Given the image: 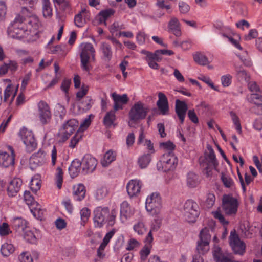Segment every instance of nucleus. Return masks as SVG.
Here are the masks:
<instances>
[{
  "label": "nucleus",
  "mask_w": 262,
  "mask_h": 262,
  "mask_svg": "<svg viewBox=\"0 0 262 262\" xmlns=\"http://www.w3.org/2000/svg\"><path fill=\"white\" fill-rule=\"evenodd\" d=\"M39 21L36 17L24 18L17 15L8 27L7 32L10 37L20 39L38 29Z\"/></svg>",
  "instance_id": "obj_1"
},
{
  "label": "nucleus",
  "mask_w": 262,
  "mask_h": 262,
  "mask_svg": "<svg viewBox=\"0 0 262 262\" xmlns=\"http://www.w3.org/2000/svg\"><path fill=\"white\" fill-rule=\"evenodd\" d=\"M81 68L89 72L93 68L91 63L96 61V51L90 42H82L79 46Z\"/></svg>",
  "instance_id": "obj_2"
},
{
  "label": "nucleus",
  "mask_w": 262,
  "mask_h": 262,
  "mask_svg": "<svg viewBox=\"0 0 262 262\" xmlns=\"http://www.w3.org/2000/svg\"><path fill=\"white\" fill-rule=\"evenodd\" d=\"M239 203L237 199L230 194H225L222 198V208L224 213L229 216H235Z\"/></svg>",
  "instance_id": "obj_3"
},
{
  "label": "nucleus",
  "mask_w": 262,
  "mask_h": 262,
  "mask_svg": "<svg viewBox=\"0 0 262 262\" xmlns=\"http://www.w3.org/2000/svg\"><path fill=\"white\" fill-rule=\"evenodd\" d=\"M211 237L209 228L205 227L201 230L196 245V250L199 254H204L209 251Z\"/></svg>",
  "instance_id": "obj_4"
},
{
  "label": "nucleus",
  "mask_w": 262,
  "mask_h": 262,
  "mask_svg": "<svg viewBox=\"0 0 262 262\" xmlns=\"http://www.w3.org/2000/svg\"><path fill=\"white\" fill-rule=\"evenodd\" d=\"M145 207L151 215L158 214L161 207V199L159 193L154 192L148 196Z\"/></svg>",
  "instance_id": "obj_5"
},
{
  "label": "nucleus",
  "mask_w": 262,
  "mask_h": 262,
  "mask_svg": "<svg viewBox=\"0 0 262 262\" xmlns=\"http://www.w3.org/2000/svg\"><path fill=\"white\" fill-rule=\"evenodd\" d=\"M198 204L192 200H188L184 205V215L188 222H194L199 212Z\"/></svg>",
  "instance_id": "obj_6"
},
{
  "label": "nucleus",
  "mask_w": 262,
  "mask_h": 262,
  "mask_svg": "<svg viewBox=\"0 0 262 262\" xmlns=\"http://www.w3.org/2000/svg\"><path fill=\"white\" fill-rule=\"evenodd\" d=\"M148 112V109L140 101L137 102L132 106L129 113V117L130 120L135 122L139 120L144 119Z\"/></svg>",
  "instance_id": "obj_7"
},
{
  "label": "nucleus",
  "mask_w": 262,
  "mask_h": 262,
  "mask_svg": "<svg viewBox=\"0 0 262 262\" xmlns=\"http://www.w3.org/2000/svg\"><path fill=\"white\" fill-rule=\"evenodd\" d=\"M178 160L172 151H167L163 154L160 160L164 171H168L175 168Z\"/></svg>",
  "instance_id": "obj_8"
},
{
  "label": "nucleus",
  "mask_w": 262,
  "mask_h": 262,
  "mask_svg": "<svg viewBox=\"0 0 262 262\" xmlns=\"http://www.w3.org/2000/svg\"><path fill=\"white\" fill-rule=\"evenodd\" d=\"M38 117L42 125L49 124L52 119V113L48 104L43 100L37 104Z\"/></svg>",
  "instance_id": "obj_9"
},
{
  "label": "nucleus",
  "mask_w": 262,
  "mask_h": 262,
  "mask_svg": "<svg viewBox=\"0 0 262 262\" xmlns=\"http://www.w3.org/2000/svg\"><path fill=\"white\" fill-rule=\"evenodd\" d=\"M95 227H102L106 223V218L109 215V209L107 207H97L94 211Z\"/></svg>",
  "instance_id": "obj_10"
},
{
  "label": "nucleus",
  "mask_w": 262,
  "mask_h": 262,
  "mask_svg": "<svg viewBox=\"0 0 262 262\" xmlns=\"http://www.w3.org/2000/svg\"><path fill=\"white\" fill-rule=\"evenodd\" d=\"M229 242L232 249L235 254L243 255L245 253V244L239 239L238 235L236 233L231 232Z\"/></svg>",
  "instance_id": "obj_11"
},
{
  "label": "nucleus",
  "mask_w": 262,
  "mask_h": 262,
  "mask_svg": "<svg viewBox=\"0 0 262 262\" xmlns=\"http://www.w3.org/2000/svg\"><path fill=\"white\" fill-rule=\"evenodd\" d=\"M20 135L27 150L29 152L32 151L37 146V143L33 133L27 129H23L20 130Z\"/></svg>",
  "instance_id": "obj_12"
},
{
  "label": "nucleus",
  "mask_w": 262,
  "mask_h": 262,
  "mask_svg": "<svg viewBox=\"0 0 262 262\" xmlns=\"http://www.w3.org/2000/svg\"><path fill=\"white\" fill-rule=\"evenodd\" d=\"M81 162L82 171L84 174L93 172L97 165V160L89 154L85 155Z\"/></svg>",
  "instance_id": "obj_13"
},
{
  "label": "nucleus",
  "mask_w": 262,
  "mask_h": 262,
  "mask_svg": "<svg viewBox=\"0 0 262 262\" xmlns=\"http://www.w3.org/2000/svg\"><path fill=\"white\" fill-rule=\"evenodd\" d=\"M47 161V155L44 150L39 149L32 155L29 159V164L32 168L42 165Z\"/></svg>",
  "instance_id": "obj_14"
},
{
  "label": "nucleus",
  "mask_w": 262,
  "mask_h": 262,
  "mask_svg": "<svg viewBox=\"0 0 262 262\" xmlns=\"http://www.w3.org/2000/svg\"><path fill=\"white\" fill-rule=\"evenodd\" d=\"M78 125V121L75 119H70L63 124L61 131L62 133V139L66 141L73 133Z\"/></svg>",
  "instance_id": "obj_15"
},
{
  "label": "nucleus",
  "mask_w": 262,
  "mask_h": 262,
  "mask_svg": "<svg viewBox=\"0 0 262 262\" xmlns=\"http://www.w3.org/2000/svg\"><path fill=\"white\" fill-rule=\"evenodd\" d=\"M8 149L11 152V155L7 152L0 150V165L4 167H8L14 164V150L12 147L9 146Z\"/></svg>",
  "instance_id": "obj_16"
},
{
  "label": "nucleus",
  "mask_w": 262,
  "mask_h": 262,
  "mask_svg": "<svg viewBox=\"0 0 262 262\" xmlns=\"http://www.w3.org/2000/svg\"><path fill=\"white\" fill-rule=\"evenodd\" d=\"M208 149V152H205L204 158L200 161L201 166H210L217 167L218 162L216 159L213 149L211 146H209Z\"/></svg>",
  "instance_id": "obj_17"
},
{
  "label": "nucleus",
  "mask_w": 262,
  "mask_h": 262,
  "mask_svg": "<svg viewBox=\"0 0 262 262\" xmlns=\"http://www.w3.org/2000/svg\"><path fill=\"white\" fill-rule=\"evenodd\" d=\"M111 96L114 101L113 108L115 111L122 110L123 105L127 104L129 101V98L127 94H125L120 95L114 92L112 94Z\"/></svg>",
  "instance_id": "obj_18"
},
{
  "label": "nucleus",
  "mask_w": 262,
  "mask_h": 262,
  "mask_svg": "<svg viewBox=\"0 0 262 262\" xmlns=\"http://www.w3.org/2000/svg\"><path fill=\"white\" fill-rule=\"evenodd\" d=\"M142 186L141 181L134 179L130 180L127 184L126 189L128 195L133 197L138 195Z\"/></svg>",
  "instance_id": "obj_19"
},
{
  "label": "nucleus",
  "mask_w": 262,
  "mask_h": 262,
  "mask_svg": "<svg viewBox=\"0 0 262 262\" xmlns=\"http://www.w3.org/2000/svg\"><path fill=\"white\" fill-rule=\"evenodd\" d=\"M187 110L188 106L185 102L179 99L176 100L175 111L182 124L184 123Z\"/></svg>",
  "instance_id": "obj_20"
},
{
  "label": "nucleus",
  "mask_w": 262,
  "mask_h": 262,
  "mask_svg": "<svg viewBox=\"0 0 262 262\" xmlns=\"http://www.w3.org/2000/svg\"><path fill=\"white\" fill-rule=\"evenodd\" d=\"M158 100L157 102V105L162 115L168 114L169 111V105L167 98L165 95L162 93H158Z\"/></svg>",
  "instance_id": "obj_21"
},
{
  "label": "nucleus",
  "mask_w": 262,
  "mask_h": 262,
  "mask_svg": "<svg viewBox=\"0 0 262 262\" xmlns=\"http://www.w3.org/2000/svg\"><path fill=\"white\" fill-rule=\"evenodd\" d=\"M201 179L198 174L189 171L186 175V183L189 188L197 187L201 183Z\"/></svg>",
  "instance_id": "obj_22"
},
{
  "label": "nucleus",
  "mask_w": 262,
  "mask_h": 262,
  "mask_svg": "<svg viewBox=\"0 0 262 262\" xmlns=\"http://www.w3.org/2000/svg\"><path fill=\"white\" fill-rule=\"evenodd\" d=\"M23 182L19 178L13 179L9 184L7 187L8 194L10 196H14L19 192Z\"/></svg>",
  "instance_id": "obj_23"
},
{
  "label": "nucleus",
  "mask_w": 262,
  "mask_h": 262,
  "mask_svg": "<svg viewBox=\"0 0 262 262\" xmlns=\"http://www.w3.org/2000/svg\"><path fill=\"white\" fill-rule=\"evenodd\" d=\"M134 214V210L130 207L128 203L124 201L120 206V217L121 220L124 222L128 218H130Z\"/></svg>",
  "instance_id": "obj_24"
},
{
  "label": "nucleus",
  "mask_w": 262,
  "mask_h": 262,
  "mask_svg": "<svg viewBox=\"0 0 262 262\" xmlns=\"http://www.w3.org/2000/svg\"><path fill=\"white\" fill-rule=\"evenodd\" d=\"M89 12L85 9H83L75 16L74 23L77 27H82L86 23V20L89 19Z\"/></svg>",
  "instance_id": "obj_25"
},
{
  "label": "nucleus",
  "mask_w": 262,
  "mask_h": 262,
  "mask_svg": "<svg viewBox=\"0 0 262 262\" xmlns=\"http://www.w3.org/2000/svg\"><path fill=\"white\" fill-rule=\"evenodd\" d=\"M168 31L173 33L177 37L181 35V31L180 29V24L178 19L173 17L171 18L168 24Z\"/></svg>",
  "instance_id": "obj_26"
},
{
  "label": "nucleus",
  "mask_w": 262,
  "mask_h": 262,
  "mask_svg": "<svg viewBox=\"0 0 262 262\" xmlns=\"http://www.w3.org/2000/svg\"><path fill=\"white\" fill-rule=\"evenodd\" d=\"M16 93V90H15L11 85H8L4 92V102L8 103L9 105L11 104L14 99Z\"/></svg>",
  "instance_id": "obj_27"
},
{
  "label": "nucleus",
  "mask_w": 262,
  "mask_h": 262,
  "mask_svg": "<svg viewBox=\"0 0 262 262\" xmlns=\"http://www.w3.org/2000/svg\"><path fill=\"white\" fill-rule=\"evenodd\" d=\"M81 169H82L81 162L78 159L74 160L69 167V171L70 176L72 178L76 177L78 176Z\"/></svg>",
  "instance_id": "obj_28"
},
{
  "label": "nucleus",
  "mask_w": 262,
  "mask_h": 262,
  "mask_svg": "<svg viewBox=\"0 0 262 262\" xmlns=\"http://www.w3.org/2000/svg\"><path fill=\"white\" fill-rule=\"evenodd\" d=\"M133 229L138 235H143L147 232V228L145 225L143 216L140 215L133 226Z\"/></svg>",
  "instance_id": "obj_29"
},
{
  "label": "nucleus",
  "mask_w": 262,
  "mask_h": 262,
  "mask_svg": "<svg viewBox=\"0 0 262 262\" xmlns=\"http://www.w3.org/2000/svg\"><path fill=\"white\" fill-rule=\"evenodd\" d=\"M100 50L102 53L104 60L110 61L113 56V51L110 45L106 42H101L100 46Z\"/></svg>",
  "instance_id": "obj_30"
},
{
  "label": "nucleus",
  "mask_w": 262,
  "mask_h": 262,
  "mask_svg": "<svg viewBox=\"0 0 262 262\" xmlns=\"http://www.w3.org/2000/svg\"><path fill=\"white\" fill-rule=\"evenodd\" d=\"M115 13V10L113 9H107L101 11L98 15V18L100 24L107 25L106 20Z\"/></svg>",
  "instance_id": "obj_31"
},
{
  "label": "nucleus",
  "mask_w": 262,
  "mask_h": 262,
  "mask_svg": "<svg viewBox=\"0 0 262 262\" xmlns=\"http://www.w3.org/2000/svg\"><path fill=\"white\" fill-rule=\"evenodd\" d=\"M85 186L82 184L74 186L73 192L74 199L79 201L83 199L85 197Z\"/></svg>",
  "instance_id": "obj_32"
},
{
  "label": "nucleus",
  "mask_w": 262,
  "mask_h": 262,
  "mask_svg": "<svg viewBox=\"0 0 262 262\" xmlns=\"http://www.w3.org/2000/svg\"><path fill=\"white\" fill-rule=\"evenodd\" d=\"M213 258L216 262H228L229 259L222 252L221 248L219 247H215L213 252Z\"/></svg>",
  "instance_id": "obj_33"
},
{
  "label": "nucleus",
  "mask_w": 262,
  "mask_h": 262,
  "mask_svg": "<svg viewBox=\"0 0 262 262\" xmlns=\"http://www.w3.org/2000/svg\"><path fill=\"white\" fill-rule=\"evenodd\" d=\"M27 221L21 217H15L12 221V226L16 231H24L27 227Z\"/></svg>",
  "instance_id": "obj_34"
},
{
  "label": "nucleus",
  "mask_w": 262,
  "mask_h": 262,
  "mask_svg": "<svg viewBox=\"0 0 262 262\" xmlns=\"http://www.w3.org/2000/svg\"><path fill=\"white\" fill-rule=\"evenodd\" d=\"M115 110L110 111L106 113L103 119V123L107 127H111L116 120Z\"/></svg>",
  "instance_id": "obj_35"
},
{
  "label": "nucleus",
  "mask_w": 262,
  "mask_h": 262,
  "mask_svg": "<svg viewBox=\"0 0 262 262\" xmlns=\"http://www.w3.org/2000/svg\"><path fill=\"white\" fill-rule=\"evenodd\" d=\"M115 159V153L113 151L110 150L105 154L103 159L101 160V164L103 167H107Z\"/></svg>",
  "instance_id": "obj_36"
},
{
  "label": "nucleus",
  "mask_w": 262,
  "mask_h": 262,
  "mask_svg": "<svg viewBox=\"0 0 262 262\" xmlns=\"http://www.w3.org/2000/svg\"><path fill=\"white\" fill-rule=\"evenodd\" d=\"M250 226L249 223L247 221H245L242 223L239 226V229L241 231V235L244 237L251 238L252 237V233L250 231Z\"/></svg>",
  "instance_id": "obj_37"
},
{
  "label": "nucleus",
  "mask_w": 262,
  "mask_h": 262,
  "mask_svg": "<svg viewBox=\"0 0 262 262\" xmlns=\"http://www.w3.org/2000/svg\"><path fill=\"white\" fill-rule=\"evenodd\" d=\"M194 61L200 66H206L209 63L208 58L200 52H196L193 54Z\"/></svg>",
  "instance_id": "obj_38"
},
{
  "label": "nucleus",
  "mask_w": 262,
  "mask_h": 262,
  "mask_svg": "<svg viewBox=\"0 0 262 262\" xmlns=\"http://www.w3.org/2000/svg\"><path fill=\"white\" fill-rule=\"evenodd\" d=\"M14 251V247L11 244L5 243L1 246V252L4 257H8Z\"/></svg>",
  "instance_id": "obj_39"
},
{
  "label": "nucleus",
  "mask_w": 262,
  "mask_h": 262,
  "mask_svg": "<svg viewBox=\"0 0 262 262\" xmlns=\"http://www.w3.org/2000/svg\"><path fill=\"white\" fill-rule=\"evenodd\" d=\"M42 13L44 17H51L52 13V8L50 0H42Z\"/></svg>",
  "instance_id": "obj_40"
},
{
  "label": "nucleus",
  "mask_w": 262,
  "mask_h": 262,
  "mask_svg": "<svg viewBox=\"0 0 262 262\" xmlns=\"http://www.w3.org/2000/svg\"><path fill=\"white\" fill-rule=\"evenodd\" d=\"M155 222L156 224H153L151 225L150 230L145 238L146 241L148 243H152L153 241L152 232L157 231L160 227L161 220L159 219H155Z\"/></svg>",
  "instance_id": "obj_41"
},
{
  "label": "nucleus",
  "mask_w": 262,
  "mask_h": 262,
  "mask_svg": "<svg viewBox=\"0 0 262 262\" xmlns=\"http://www.w3.org/2000/svg\"><path fill=\"white\" fill-rule=\"evenodd\" d=\"M235 69L236 73V76L239 80L248 81L249 80V76L246 71L241 67L237 66L235 64Z\"/></svg>",
  "instance_id": "obj_42"
},
{
  "label": "nucleus",
  "mask_w": 262,
  "mask_h": 262,
  "mask_svg": "<svg viewBox=\"0 0 262 262\" xmlns=\"http://www.w3.org/2000/svg\"><path fill=\"white\" fill-rule=\"evenodd\" d=\"M24 200L26 204L29 206L30 210L32 207L37 205V202L34 200V198L29 191H25L24 192Z\"/></svg>",
  "instance_id": "obj_43"
},
{
  "label": "nucleus",
  "mask_w": 262,
  "mask_h": 262,
  "mask_svg": "<svg viewBox=\"0 0 262 262\" xmlns=\"http://www.w3.org/2000/svg\"><path fill=\"white\" fill-rule=\"evenodd\" d=\"M151 161V155L149 154H144L138 159V164L141 168H146Z\"/></svg>",
  "instance_id": "obj_44"
},
{
  "label": "nucleus",
  "mask_w": 262,
  "mask_h": 262,
  "mask_svg": "<svg viewBox=\"0 0 262 262\" xmlns=\"http://www.w3.org/2000/svg\"><path fill=\"white\" fill-rule=\"evenodd\" d=\"M144 242L145 245L143 248L140 251V256L141 259L142 260H145L147 258V256L149 255L150 252V249L152 247L151 243H147L146 241V238L144 240Z\"/></svg>",
  "instance_id": "obj_45"
},
{
  "label": "nucleus",
  "mask_w": 262,
  "mask_h": 262,
  "mask_svg": "<svg viewBox=\"0 0 262 262\" xmlns=\"http://www.w3.org/2000/svg\"><path fill=\"white\" fill-rule=\"evenodd\" d=\"M30 211L34 216L40 220L43 217L45 212V210L40 208V206L38 203L37 205L32 207Z\"/></svg>",
  "instance_id": "obj_46"
},
{
  "label": "nucleus",
  "mask_w": 262,
  "mask_h": 262,
  "mask_svg": "<svg viewBox=\"0 0 262 262\" xmlns=\"http://www.w3.org/2000/svg\"><path fill=\"white\" fill-rule=\"evenodd\" d=\"M248 100L256 105H262V96L257 93H253L247 96Z\"/></svg>",
  "instance_id": "obj_47"
},
{
  "label": "nucleus",
  "mask_w": 262,
  "mask_h": 262,
  "mask_svg": "<svg viewBox=\"0 0 262 262\" xmlns=\"http://www.w3.org/2000/svg\"><path fill=\"white\" fill-rule=\"evenodd\" d=\"M56 173L55 177V183L57 187L60 189L62 187L63 183V171L61 167H58L56 169Z\"/></svg>",
  "instance_id": "obj_48"
},
{
  "label": "nucleus",
  "mask_w": 262,
  "mask_h": 262,
  "mask_svg": "<svg viewBox=\"0 0 262 262\" xmlns=\"http://www.w3.org/2000/svg\"><path fill=\"white\" fill-rule=\"evenodd\" d=\"M221 180L224 184V185L227 188H231L234 186V182L232 178L228 176L227 174L222 173Z\"/></svg>",
  "instance_id": "obj_49"
},
{
  "label": "nucleus",
  "mask_w": 262,
  "mask_h": 262,
  "mask_svg": "<svg viewBox=\"0 0 262 262\" xmlns=\"http://www.w3.org/2000/svg\"><path fill=\"white\" fill-rule=\"evenodd\" d=\"M108 192L106 187H101L97 189L95 196L97 200H102L107 196Z\"/></svg>",
  "instance_id": "obj_50"
},
{
  "label": "nucleus",
  "mask_w": 262,
  "mask_h": 262,
  "mask_svg": "<svg viewBox=\"0 0 262 262\" xmlns=\"http://www.w3.org/2000/svg\"><path fill=\"white\" fill-rule=\"evenodd\" d=\"M230 115L232 118V120L235 126L236 129L239 133H241L242 132V127L239 118L236 115V114L233 111H231L230 112Z\"/></svg>",
  "instance_id": "obj_51"
},
{
  "label": "nucleus",
  "mask_w": 262,
  "mask_h": 262,
  "mask_svg": "<svg viewBox=\"0 0 262 262\" xmlns=\"http://www.w3.org/2000/svg\"><path fill=\"white\" fill-rule=\"evenodd\" d=\"M215 201V196L213 193H208L207 194L205 205L208 208H211L214 204Z\"/></svg>",
  "instance_id": "obj_52"
},
{
  "label": "nucleus",
  "mask_w": 262,
  "mask_h": 262,
  "mask_svg": "<svg viewBox=\"0 0 262 262\" xmlns=\"http://www.w3.org/2000/svg\"><path fill=\"white\" fill-rule=\"evenodd\" d=\"M24 238L26 241L30 243H35L36 238L34 233L31 230H27L25 232Z\"/></svg>",
  "instance_id": "obj_53"
},
{
  "label": "nucleus",
  "mask_w": 262,
  "mask_h": 262,
  "mask_svg": "<svg viewBox=\"0 0 262 262\" xmlns=\"http://www.w3.org/2000/svg\"><path fill=\"white\" fill-rule=\"evenodd\" d=\"M71 84V80L69 79H64L61 83L60 89L63 91L65 95L67 96L69 94V88Z\"/></svg>",
  "instance_id": "obj_54"
},
{
  "label": "nucleus",
  "mask_w": 262,
  "mask_h": 262,
  "mask_svg": "<svg viewBox=\"0 0 262 262\" xmlns=\"http://www.w3.org/2000/svg\"><path fill=\"white\" fill-rule=\"evenodd\" d=\"M66 113V110L63 106L58 103L55 107V114L56 116H58L62 118Z\"/></svg>",
  "instance_id": "obj_55"
},
{
  "label": "nucleus",
  "mask_w": 262,
  "mask_h": 262,
  "mask_svg": "<svg viewBox=\"0 0 262 262\" xmlns=\"http://www.w3.org/2000/svg\"><path fill=\"white\" fill-rule=\"evenodd\" d=\"M10 233H11V231L7 223H3L2 225H0V235L1 236H7Z\"/></svg>",
  "instance_id": "obj_56"
},
{
  "label": "nucleus",
  "mask_w": 262,
  "mask_h": 262,
  "mask_svg": "<svg viewBox=\"0 0 262 262\" xmlns=\"http://www.w3.org/2000/svg\"><path fill=\"white\" fill-rule=\"evenodd\" d=\"M213 214L214 218L217 219L223 225L225 226L229 224V222L225 219L224 215L220 211L214 212Z\"/></svg>",
  "instance_id": "obj_57"
},
{
  "label": "nucleus",
  "mask_w": 262,
  "mask_h": 262,
  "mask_svg": "<svg viewBox=\"0 0 262 262\" xmlns=\"http://www.w3.org/2000/svg\"><path fill=\"white\" fill-rule=\"evenodd\" d=\"M30 185L32 191L34 192H36L40 188V181L37 179H32L30 182Z\"/></svg>",
  "instance_id": "obj_58"
},
{
  "label": "nucleus",
  "mask_w": 262,
  "mask_h": 262,
  "mask_svg": "<svg viewBox=\"0 0 262 262\" xmlns=\"http://www.w3.org/2000/svg\"><path fill=\"white\" fill-rule=\"evenodd\" d=\"M82 136L79 134H76L71 139L69 147L71 148H74L76 146L77 144L81 139Z\"/></svg>",
  "instance_id": "obj_59"
},
{
  "label": "nucleus",
  "mask_w": 262,
  "mask_h": 262,
  "mask_svg": "<svg viewBox=\"0 0 262 262\" xmlns=\"http://www.w3.org/2000/svg\"><path fill=\"white\" fill-rule=\"evenodd\" d=\"M232 76L230 74H226L221 77V80L223 86L227 87L231 83Z\"/></svg>",
  "instance_id": "obj_60"
},
{
  "label": "nucleus",
  "mask_w": 262,
  "mask_h": 262,
  "mask_svg": "<svg viewBox=\"0 0 262 262\" xmlns=\"http://www.w3.org/2000/svg\"><path fill=\"white\" fill-rule=\"evenodd\" d=\"M139 246V242L134 238H132L129 239V241L128 242L127 245L126 247V249L127 250L130 251L133 250L135 248L138 247Z\"/></svg>",
  "instance_id": "obj_61"
},
{
  "label": "nucleus",
  "mask_w": 262,
  "mask_h": 262,
  "mask_svg": "<svg viewBox=\"0 0 262 262\" xmlns=\"http://www.w3.org/2000/svg\"><path fill=\"white\" fill-rule=\"evenodd\" d=\"M160 147L165 150H168V151H172L174 148L175 145L170 141L166 142H162L160 144Z\"/></svg>",
  "instance_id": "obj_62"
},
{
  "label": "nucleus",
  "mask_w": 262,
  "mask_h": 262,
  "mask_svg": "<svg viewBox=\"0 0 262 262\" xmlns=\"http://www.w3.org/2000/svg\"><path fill=\"white\" fill-rule=\"evenodd\" d=\"M258 36V32L256 29H251L249 33L244 36V39L246 40H250L255 38H256Z\"/></svg>",
  "instance_id": "obj_63"
},
{
  "label": "nucleus",
  "mask_w": 262,
  "mask_h": 262,
  "mask_svg": "<svg viewBox=\"0 0 262 262\" xmlns=\"http://www.w3.org/2000/svg\"><path fill=\"white\" fill-rule=\"evenodd\" d=\"M19 259L21 262H33L32 257L28 252H23L19 256Z\"/></svg>",
  "instance_id": "obj_64"
}]
</instances>
